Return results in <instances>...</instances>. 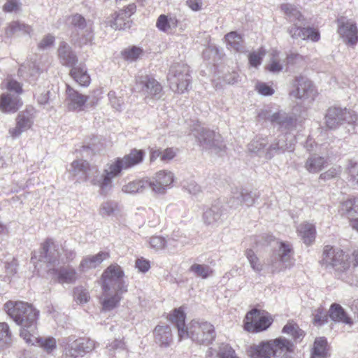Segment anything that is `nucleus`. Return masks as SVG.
<instances>
[{"mask_svg": "<svg viewBox=\"0 0 358 358\" xmlns=\"http://www.w3.org/2000/svg\"><path fill=\"white\" fill-rule=\"evenodd\" d=\"M260 118L268 120L275 126L284 130H292L296 127V118L283 110L272 113L267 109H262L259 113Z\"/></svg>", "mask_w": 358, "mask_h": 358, "instance_id": "dca6fc26", "label": "nucleus"}, {"mask_svg": "<svg viewBox=\"0 0 358 358\" xmlns=\"http://www.w3.org/2000/svg\"><path fill=\"white\" fill-rule=\"evenodd\" d=\"M313 323L315 325H322L327 321V314L323 308H318L314 311Z\"/></svg>", "mask_w": 358, "mask_h": 358, "instance_id": "bf43d9fd", "label": "nucleus"}, {"mask_svg": "<svg viewBox=\"0 0 358 358\" xmlns=\"http://www.w3.org/2000/svg\"><path fill=\"white\" fill-rule=\"evenodd\" d=\"M148 180H129L122 185V191L127 194L142 193L148 188Z\"/></svg>", "mask_w": 358, "mask_h": 358, "instance_id": "e433bc0d", "label": "nucleus"}, {"mask_svg": "<svg viewBox=\"0 0 358 358\" xmlns=\"http://www.w3.org/2000/svg\"><path fill=\"white\" fill-rule=\"evenodd\" d=\"M170 87L178 93H184L190 85L189 66L183 64L173 65L168 75Z\"/></svg>", "mask_w": 358, "mask_h": 358, "instance_id": "1a4fd4ad", "label": "nucleus"}, {"mask_svg": "<svg viewBox=\"0 0 358 358\" xmlns=\"http://www.w3.org/2000/svg\"><path fill=\"white\" fill-rule=\"evenodd\" d=\"M145 152L142 150L133 149L123 157L117 158L114 162L107 164L104 169L103 179H113L118 177L124 170L131 169L141 164L144 159Z\"/></svg>", "mask_w": 358, "mask_h": 358, "instance_id": "39448f33", "label": "nucleus"}, {"mask_svg": "<svg viewBox=\"0 0 358 358\" xmlns=\"http://www.w3.org/2000/svg\"><path fill=\"white\" fill-rule=\"evenodd\" d=\"M297 233L306 245H310L315 241L316 230L314 224L311 223L304 222L300 224L297 227Z\"/></svg>", "mask_w": 358, "mask_h": 358, "instance_id": "2f4dec72", "label": "nucleus"}, {"mask_svg": "<svg viewBox=\"0 0 358 358\" xmlns=\"http://www.w3.org/2000/svg\"><path fill=\"white\" fill-rule=\"evenodd\" d=\"M325 162L324 157L317 155H313L308 158L305 167L310 173H318L322 171Z\"/></svg>", "mask_w": 358, "mask_h": 358, "instance_id": "58836bf2", "label": "nucleus"}, {"mask_svg": "<svg viewBox=\"0 0 358 358\" xmlns=\"http://www.w3.org/2000/svg\"><path fill=\"white\" fill-rule=\"evenodd\" d=\"M245 256L252 270L256 273H259L263 270L264 266L257 257L254 251L248 249L245 251Z\"/></svg>", "mask_w": 358, "mask_h": 358, "instance_id": "3c124183", "label": "nucleus"}, {"mask_svg": "<svg viewBox=\"0 0 358 358\" xmlns=\"http://www.w3.org/2000/svg\"><path fill=\"white\" fill-rule=\"evenodd\" d=\"M28 339H24L27 343L31 345H38L42 348L48 353H50L56 348V341L54 338H41L36 336V330L35 332H31L28 335Z\"/></svg>", "mask_w": 358, "mask_h": 358, "instance_id": "c85d7f7f", "label": "nucleus"}, {"mask_svg": "<svg viewBox=\"0 0 358 358\" xmlns=\"http://www.w3.org/2000/svg\"><path fill=\"white\" fill-rule=\"evenodd\" d=\"M321 264L327 268H332L336 272H344L351 266L350 257L339 249L326 245L324 248Z\"/></svg>", "mask_w": 358, "mask_h": 358, "instance_id": "0eeeda50", "label": "nucleus"}, {"mask_svg": "<svg viewBox=\"0 0 358 358\" xmlns=\"http://www.w3.org/2000/svg\"><path fill=\"white\" fill-rule=\"evenodd\" d=\"M337 32L343 41L349 45H355L358 41V30L354 21L345 17L337 20Z\"/></svg>", "mask_w": 358, "mask_h": 358, "instance_id": "a211bd4d", "label": "nucleus"}, {"mask_svg": "<svg viewBox=\"0 0 358 358\" xmlns=\"http://www.w3.org/2000/svg\"><path fill=\"white\" fill-rule=\"evenodd\" d=\"M108 257L109 255L106 252H100L96 255L85 256L80 263L79 271L81 272H87L91 269L95 268Z\"/></svg>", "mask_w": 358, "mask_h": 358, "instance_id": "a878e982", "label": "nucleus"}, {"mask_svg": "<svg viewBox=\"0 0 358 358\" xmlns=\"http://www.w3.org/2000/svg\"><path fill=\"white\" fill-rule=\"evenodd\" d=\"M5 308L8 315L14 322L21 327L20 336L28 339L31 332H35L37 327L38 311L31 305L23 301H8Z\"/></svg>", "mask_w": 358, "mask_h": 358, "instance_id": "7ed1b4c3", "label": "nucleus"}, {"mask_svg": "<svg viewBox=\"0 0 358 358\" xmlns=\"http://www.w3.org/2000/svg\"><path fill=\"white\" fill-rule=\"evenodd\" d=\"M7 89L10 92L1 96L0 109L5 113H15L22 106L19 97V94L22 92V87L18 82L10 79L7 83Z\"/></svg>", "mask_w": 358, "mask_h": 358, "instance_id": "9b49d317", "label": "nucleus"}, {"mask_svg": "<svg viewBox=\"0 0 358 358\" xmlns=\"http://www.w3.org/2000/svg\"><path fill=\"white\" fill-rule=\"evenodd\" d=\"M81 31L83 32V36L79 39L78 42L80 45H84L90 43L93 39L92 25H89V27Z\"/></svg>", "mask_w": 358, "mask_h": 358, "instance_id": "0e129e2a", "label": "nucleus"}, {"mask_svg": "<svg viewBox=\"0 0 358 358\" xmlns=\"http://www.w3.org/2000/svg\"><path fill=\"white\" fill-rule=\"evenodd\" d=\"M136 86L146 96L152 98H159L162 91V86L159 82L147 75L138 76Z\"/></svg>", "mask_w": 358, "mask_h": 358, "instance_id": "6ab92c4d", "label": "nucleus"}, {"mask_svg": "<svg viewBox=\"0 0 358 358\" xmlns=\"http://www.w3.org/2000/svg\"><path fill=\"white\" fill-rule=\"evenodd\" d=\"M102 290L103 293L100 298L102 310L106 312L110 311L119 305L124 293L108 289Z\"/></svg>", "mask_w": 358, "mask_h": 358, "instance_id": "393cba45", "label": "nucleus"}, {"mask_svg": "<svg viewBox=\"0 0 358 358\" xmlns=\"http://www.w3.org/2000/svg\"><path fill=\"white\" fill-rule=\"evenodd\" d=\"M124 273L118 264L110 265L102 274V289H108L119 293L127 292V284L124 279Z\"/></svg>", "mask_w": 358, "mask_h": 358, "instance_id": "6e6552de", "label": "nucleus"}, {"mask_svg": "<svg viewBox=\"0 0 358 358\" xmlns=\"http://www.w3.org/2000/svg\"><path fill=\"white\" fill-rule=\"evenodd\" d=\"M108 95L112 107L117 110H121L123 104L122 99L117 97L115 92L113 91H110Z\"/></svg>", "mask_w": 358, "mask_h": 358, "instance_id": "69168bd1", "label": "nucleus"}, {"mask_svg": "<svg viewBox=\"0 0 358 358\" xmlns=\"http://www.w3.org/2000/svg\"><path fill=\"white\" fill-rule=\"evenodd\" d=\"M178 20L176 16L160 15L156 22L157 29L166 34H173L178 27Z\"/></svg>", "mask_w": 358, "mask_h": 358, "instance_id": "c756f323", "label": "nucleus"}, {"mask_svg": "<svg viewBox=\"0 0 358 358\" xmlns=\"http://www.w3.org/2000/svg\"><path fill=\"white\" fill-rule=\"evenodd\" d=\"M122 54L124 59L132 62L135 61L143 54V50L140 48L133 46L124 50Z\"/></svg>", "mask_w": 358, "mask_h": 358, "instance_id": "13d9d810", "label": "nucleus"}, {"mask_svg": "<svg viewBox=\"0 0 358 358\" xmlns=\"http://www.w3.org/2000/svg\"><path fill=\"white\" fill-rule=\"evenodd\" d=\"M192 132L193 135L199 142L200 146L203 149L218 152L225 148L222 136L213 131L198 125L194 129Z\"/></svg>", "mask_w": 358, "mask_h": 358, "instance_id": "f8f14e48", "label": "nucleus"}, {"mask_svg": "<svg viewBox=\"0 0 358 358\" xmlns=\"http://www.w3.org/2000/svg\"><path fill=\"white\" fill-rule=\"evenodd\" d=\"M327 356V341L324 337L315 339L310 358H324Z\"/></svg>", "mask_w": 358, "mask_h": 358, "instance_id": "ea45409f", "label": "nucleus"}, {"mask_svg": "<svg viewBox=\"0 0 358 358\" xmlns=\"http://www.w3.org/2000/svg\"><path fill=\"white\" fill-rule=\"evenodd\" d=\"M282 11L287 16L291 22H294L293 27L288 29V32L293 38H301L303 40H310L317 42L320 40L319 31L313 28H301L298 26L303 24L304 17L301 12L294 5L283 3L280 6Z\"/></svg>", "mask_w": 358, "mask_h": 358, "instance_id": "20e7f679", "label": "nucleus"}, {"mask_svg": "<svg viewBox=\"0 0 358 358\" xmlns=\"http://www.w3.org/2000/svg\"><path fill=\"white\" fill-rule=\"evenodd\" d=\"M57 56L60 63L64 66H73L78 62L77 56L66 42L60 43L57 50Z\"/></svg>", "mask_w": 358, "mask_h": 358, "instance_id": "bb28decb", "label": "nucleus"}, {"mask_svg": "<svg viewBox=\"0 0 358 358\" xmlns=\"http://www.w3.org/2000/svg\"><path fill=\"white\" fill-rule=\"evenodd\" d=\"M12 341V333L6 322H0V348H4Z\"/></svg>", "mask_w": 358, "mask_h": 358, "instance_id": "09e8293b", "label": "nucleus"}, {"mask_svg": "<svg viewBox=\"0 0 358 358\" xmlns=\"http://www.w3.org/2000/svg\"><path fill=\"white\" fill-rule=\"evenodd\" d=\"M155 342L161 346L168 347L172 341V334L169 326L158 325L154 330Z\"/></svg>", "mask_w": 358, "mask_h": 358, "instance_id": "7c9ffc66", "label": "nucleus"}, {"mask_svg": "<svg viewBox=\"0 0 358 358\" xmlns=\"http://www.w3.org/2000/svg\"><path fill=\"white\" fill-rule=\"evenodd\" d=\"M285 64V59L282 58L280 52L275 49H272L270 52V59L266 66L268 71L278 73L280 72Z\"/></svg>", "mask_w": 358, "mask_h": 358, "instance_id": "473e14b6", "label": "nucleus"}, {"mask_svg": "<svg viewBox=\"0 0 358 358\" xmlns=\"http://www.w3.org/2000/svg\"><path fill=\"white\" fill-rule=\"evenodd\" d=\"M173 180H148V188L158 194H163L166 189L171 187Z\"/></svg>", "mask_w": 358, "mask_h": 358, "instance_id": "49530a36", "label": "nucleus"}, {"mask_svg": "<svg viewBox=\"0 0 358 358\" xmlns=\"http://www.w3.org/2000/svg\"><path fill=\"white\" fill-rule=\"evenodd\" d=\"M222 206L219 202H216L204 210L202 217L206 224L217 227L222 222Z\"/></svg>", "mask_w": 358, "mask_h": 358, "instance_id": "5701e85b", "label": "nucleus"}, {"mask_svg": "<svg viewBox=\"0 0 358 358\" xmlns=\"http://www.w3.org/2000/svg\"><path fill=\"white\" fill-rule=\"evenodd\" d=\"M330 318L337 322H341L346 324H352V319L348 315L345 310L338 303L331 304L329 309Z\"/></svg>", "mask_w": 358, "mask_h": 358, "instance_id": "72a5a7b5", "label": "nucleus"}, {"mask_svg": "<svg viewBox=\"0 0 358 358\" xmlns=\"http://www.w3.org/2000/svg\"><path fill=\"white\" fill-rule=\"evenodd\" d=\"M265 55L266 50L263 48H260L257 50L251 52L248 55L250 66L254 68H257L262 64Z\"/></svg>", "mask_w": 358, "mask_h": 358, "instance_id": "8fccbe9b", "label": "nucleus"}, {"mask_svg": "<svg viewBox=\"0 0 358 358\" xmlns=\"http://www.w3.org/2000/svg\"><path fill=\"white\" fill-rule=\"evenodd\" d=\"M278 245V250L271 256L267 263L272 273L284 271L294 264L292 245L288 242L280 241Z\"/></svg>", "mask_w": 358, "mask_h": 358, "instance_id": "423d86ee", "label": "nucleus"}, {"mask_svg": "<svg viewBox=\"0 0 358 358\" xmlns=\"http://www.w3.org/2000/svg\"><path fill=\"white\" fill-rule=\"evenodd\" d=\"M219 358H238L234 349L228 344L222 343L217 351Z\"/></svg>", "mask_w": 358, "mask_h": 358, "instance_id": "6e6d98bb", "label": "nucleus"}, {"mask_svg": "<svg viewBox=\"0 0 358 358\" xmlns=\"http://www.w3.org/2000/svg\"><path fill=\"white\" fill-rule=\"evenodd\" d=\"M182 189L192 195H197L202 192V187L196 180H182Z\"/></svg>", "mask_w": 358, "mask_h": 358, "instance_id": "5fc2aeb1", "label": "nucleus"}, {"mask_svg": "<svg viewBox=\"0 0 358 358\" xmlns=\"http://www.w3.org/2000/svg\"><path fill=\"white\" fill-rule=\"evenodd\" d=\"M62 347L64 358H76L92 351L95 348V343L89 338H80L73 340L68 338L63 341Z\"/></svg>", "mask_w": 358, "mask_h": 358, "instance_id": "ddd939ff", "label": "nucleus"}, {"mask_svg": "<svg viewBox=\"0 0 358 358\" xmlns=\"http://www.w3.org/2000/svg\"><path fill=\"white\" fill-rule=\"evenodd\" d=\"M94 185L97 186L99 192L102 195L107 194L112 189V180H94Z\"/></svg>", "mask_w": 358, "mask_h": 358, "instance_id": "052dcab7", "label": "nucleus"}, {"mask_svg": "<svg viewBox=\"0 0 358 358\" xmlns=\"http://www.w3.org/2000/svg\"><path fill=\"white\" fill-rule=\"evenodd\" d=\"M282 332L292 336L295 340H299L303 337V331L294 322H288L283 327Z\"/></svg>", "mask_w": 358, "mask_h": 358, "instance_id": "603ef678", "label": "nucleus"}, {"mask_svg": "<svg viewBox=\"0 0 358 358\" xmlns=\"http://www.w3.org/2000/svg\"><path fill=\"white\" fill-rule=\"evenodd\" d=\"M268 341L253 344L248 349V355L250 358H271L272 347Z\"/></svg>", "mask_w": 358, "mask_h": 358, "instance_id": "cd10ccee", "label": "nucleus"}, {"mask_svg": "<svg viewBox=\"0 0 358 358\" xmlns=\"http://www.w3.org/2000/svg\"><path fill=\"white\" fill-rule=\"evenodd\" d=\"M20 3L18 0H8L3 5V9L6 12L17 11L20 9Z\"/></svg>", "mask_w": 358, "mask_h": 358, "instance_id": "774afa93", "label": "nucleus"}, {"mask_svg": "<svg viewBox=\"0 0 358 358\" xmlns=\"http://www.w3.org/2000/svg\"><path fill=\"white\" fill-rule=\"evenodd\" d=\"M341 210L348 216L358 215V198H349L341 204Z\"/></svg>", "mask_w": 358, "mask_h": 358, "instance_id": "a18cd8bd", "label": "nucleus"}, {"mask_svg": "<svg viewBox=\"0 0 358 358\" xmlns=\"http://www.w3.org/2000/svg\"><path fill=\"white\" fill-rule=\"evenodd\" d=\"M149 244L153 249L159 250L165 247L166 240L162 236H152L150 238Z\"/></svg>", "mask_w": 358, "mask_h": 358, "instance_id": "680f3d73", "label": "nucleus"}, {"mask_svg": "<svg viewBox=\"0 0 358 358\" xmlns=\"http://www.w3.org/2000/svg\"><path fill=\"white\" fill-rule=\"evenodd\" d=\"M185 314L182 308L175 309L169 315V320L176 325L180 340L191 338L192 341L203 345H209L215 340L216 334L213 324L208 322L192 320L185 325Z\"/></svg>", "mask_w": 358, "mask_h": 358, "instance_id": "f03ea898", "label": "nucleus"}, {"mask_svg": "<svg viewBox=\"0 0 358 358\" xmlns=\"http://www.w3.org/2000/svg\"><path fill=\"white\" fill-rule=\"evenodd\" d=\"M356 120L355 113L347 108H330L325 115L326 126L330 129H336L344 123L351 124Z\"/></svg>", "mask_w": 358, "mask_h": 358, "instance_id": "2eb2a0df", "label": "nucleus"}, {"mask_svg": "<svg viewBox=\"0 0 358 358\" xmlns=\"http://www.w3.org/2000/svg\"><path fill=\"white\" fill-rule=\"evenodd\" d=\"M74 298L78 303L83 304L89 301L90 294L83 287H77L74 289Z\"/></svg>", "mask_w": 358, "mask_h": 358, "instance_id": "4d7b16f0", "label": "nucleus"}, {"mask_svg": "<svg viewBox=\"0 0 358 358\" xmlns=\"http://www.w3.org/2000/svg\"><path fill=\"white\" fill-rule=\"evenodd\" d=\"M97 171L96 166H90L88 162L83 159L74 160L69 169L72 176L85 178L96 177Z\"/></svg>", "mask_w": 358, "mask_h": 358, "instance_id": "aec40b11", "label": "nucleus"}, {"mask_svg": "<svg viewBox=\"0 0 358 358\" xmlns=\"http://www.w3.org/2000/svg\"><path fill=\"white\" fill-rule=\"evenodd\" d=\"M32 124L33 120L31 115L21 113L17 117L15 127L10 128L9 134L13 138H18L23 132L29 129Z\"/></svg>", "mask_w": 358, "mask_h": 358, "instance_id": "b1692460", "label": "nucleus"}, {"mask_svg": "<svg viewBox=\"0 0 358 358\" xmlns=\"http://www.w3.org/2000/svg\"><path fill=\"white\" fill-rule=\"evenodd\" d=\"M292 86L294 89L290 92V95L295 99L311 101L316 96L317 92L312 82L305 77H296Z\"/></svg>", "mask_w": 358, "mask_h": 358, "instance_id": "f3484780", "label": "nucleus"}, {"mask_svg": "<svg viewBox=\"0 0 358 358\" xmlns=\"http://www.w3.org/2000/svg\"><path fill=\"white\" fill-rule=\"evenodd\" d=\"M178 150L175 148H167L162 150V161L167 162L172 160L177 155Z\"/></svg>", "mask_w": 358, "mask_h": 358, "instance_id": "e2e57ef3", "label": "nucleus"}, {"mask_svg": "<svg viewBox=\"0 0 358 358\" xmlns=\"http://www.w3.org/2000/svg\"><path fill=\"white\" fill-rule=\"evenodd\" d=\"M189 272L197 278L206 279L213 273V269L206 264L194 263L189 268Z\"/></svg>", "mask_w": 358, "mask_h": 358, "instance_id": "79ce46f5", "label": "nucleus"}, {"mask_svg": "<svg viewBox=\"0 0 358 358\" xmlns=\"http://www.w3.org/2000/svg\"><path fill=\"white\" fill-rule=\"evenodd\" d=\"M255 87L258 92L264 96H271L274 93V90L264 83H258Z\"/></svg>", "mask_w": 358, "mask_h": 358, "instance_id": "338daca9", "label": "nucleus"}, {"mask_svg": "<svg viewBox=\"0 0 358 358\" xmlns=\"http://www.w3.org/2000/svg\"><path fill=\"white\" fill-rule=\"evenodd\" d=\"M272 347V355L275 358H291L294 345L289 340L280 337L268 341Z\"/></svg>", "mask_w": 358, "mask_h": 358, "instance_id": "4be33fe9", "label": "nucleus"}, {"mask_svg": "<svg viewBox=\"0 0 358 358\" xmlns=\"http://www.w3.org/2000/svg\"><path fill=\"white\" fill-rule=\"evenodd\" d=\"M266 145V142L264 139H255L248 144V151L252 155L260 156L264 152V148Z\"/></svg>", "mask_w": 358, "mask_h": 358, "instance_id": "de8ad7c7", "label": "nucleus"}, {"mask_svg": "<svg viewBox=\"0 0 358 358\" xmlns=\"http://www.w3.org/2000/svg\"><path fill=\"white\" fill-rule=\"evenodd\" d=\"M70 76L81 86H87L90 83V77L84 65L73 66L70 71Z\"/></svg>", "mask_w": 358, "mask_h": 358, "instance_id": "f704fd0d", "label": "nucleus"}, {"mask_svg": "<svg viewBox=\"0 0 358 358\" xmlns=\"http://www.w3.org/2000/svg\"><path fill=\"white\" fill-rule=\"evenodd\" d=\"M76 256L73 250L66 248L61 244L55 243L52 239H47L42 244V250L40 252L38 258L36 253L31 257L34 264L35 260L47 263L49 266L48 273L54 275L56 281L61 284H71L77 279V272L71 267H61L56 268L55 266L65 264L72 261Z\"/></svg>", "mask_w": 358, "mask_h": 358, "instance_id": "f257e3e1", "label": "nucleus"}, {"mask_svg": "<svg viewBox=\"0 0 358 358\" xmlns=\"http://www.w3.org/2000/svg\"><path fill=\"white\" fill-rule=\"evenodd\" d=\"M259 196V192L256 190L250 191L247 189H242L239 193L231 197L229 203L230 207L233 208H237L241 205L250 207L255 204Z\"/></svg>", "mask_w": 358, "mask_h": 358, "instance_id": "412c9836", "label": "nucleus"}, {"mask_svg": "<svg viewBox=\"0 0 358 358\" xmlns=\"http://www.w3.org/2000/svg\"><path fill=\"white\" fill-rule=\"evenodd\" d=\"M66 104L69 110L82 111L87 106H95L99 101L98 96L101 94L100 90L94 92L93 96H87L79 93L69 85H66Z\"/></svg>", "mask_w": 358, "mask_h": 358, "instance_id": "9d476101", "label": "nucleus"}, {"mask_svg": "<svg viewBox=\"0 0 358 358\" xmlns=\"http://www.w3.org/2000/svg\"><path fill=\"white\" fill-rule=\"evenodd\" d=\"M224 38L228 49L235 52H241L243 50V38L241 36L238 34L236 31H231L227 34Z\"/></svg>", "mask_w": 358, "mask_h": 358, "instance_id": "4c0bfd02", "label": "nucleus"}, {"mask_svg": "<svg viewBox=\"0 0 358 358\" xmlns=\"http://www.w3.org/2000/svg\"><path fill=\"white\" fill-rule=\"evenodd\" d=\"M110 26L115 29H126L131 27L130 20L126 17L124 12L115 13L113 20L109 21Z\"/></svg>", "mask_w": 358, "mask_h": 358, "instance_id": "a19ab883", "label": "nucleus"}, {"mask_svg": "<svg viewBox=\"0 0 358 358\" xmlns=\"http://www.w3.org/2000/svg\"><path fill=\"white\" fill-rule=\"evenodd\" d=\"M272 323L269 314L254 308L249 311L244 320V329L249 332H259L266 330Z\"/></svg>", "mask_w": 358, "mask_h": 358, "instance_id": "4468645a", "label": "nucleus"}, {"mask_svg": "<svg viewBox=\"0 0 358 358\" xmlns=\"http://www.w3.org/2000/svg\"><path fill=\"white\" fill-rule=\"evenodd\" d=\"M32 31V27L27 24L19 21H14L10 22L6 29V34L7 36L10 37L17 33H22L23 34H30Z\"/></svg>", "mask_w": 358, "mask_h": 358, "instance_id": "c9c22d12", "label": "nucleus"}, {"mask_svg": "<svg viewBox=\"0 0 358 358\" xmlns=\"http://www.w3.org/2000/svg\"><path fill=\"white\" fill-rule=\"evenodd\" d=\"M67 22L69 24L80 31H83L90 25L87 24L85 19L80 14H74L69 16L67 18Z\"/></svg>", "mask_w": 358, "mask_h": 358, "instance_id": "864d4df0", "label": "nucleus"}, {"mask_svg": "<svg viewBox=\"0 0 358 358\" xmlns=\"http://www.w3.org/2000/svg\"><path fill=\"white\" fill-rule=\"evenodd\" d=\"M291 149H292V145H288L285 142V136H279L278 138L270 145L268 152L266 153V158L271 159L273 152Z\"/></svg>", "mask_w": 358, "mask_h": 358, "instance_id": "37998d69", "label": "nucleus"}, {"mask_svg": "<svg viewBox=\"0 0 358 358\" xmlns=\"http://www.w3.org/2000/svg\"><path fill=\"white\" fill-rule=\"evenodd\" d=\"M120 210L118 203L112 201L107 200L103 201L99 208V214L105 217H110L114 215L116 213H118Z\"/></svg>", "mask_w": 358, "mask_h": 358, "instance_id": "c03bdc74", "label": "nucleus"}]
</instances>
